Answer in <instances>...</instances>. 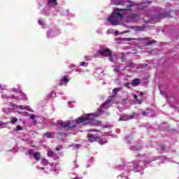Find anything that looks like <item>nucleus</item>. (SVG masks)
I'll list each match as a JSON object with an SVG mask.
<instances>
[{
    "label": "nucleus",
    "instance_id": "obj_1",
    "mask_svg": "<svg viewBox=\"0 0 179 179\" xmlns=\"http://www.w3.org/2000/svg\"><path fill=\"white\" fill-rule=\"evenodd\" d=\"M116 10H118V8H115L112 15L108 17V22L111 23V24H113V26H118V22L124 19L122 14H121V13L117 12Z\"/></svg>",
    "mask_w": 179,
    "mask_h": 179
},
{
    "label": "nucleus",
    "instance_id": "obj_2",
    "mask_svg": "<svg viewBox=\"0 0 179 179\" xmlns=\"http://www.w3.org/2000/svg\"><path fill=\"white\" fill-rule=\"evenodd\" d=\"M55 125L57 126V131H59V129H64V128L69 130L76 127V124H73V122L72 121H69L68 123L65 122H56Z\"/></svg>",
    "mask_w": 179,
    "mask_h": 179
},
{
    "label": "nucleus",
    "instance_id": "obj_3",
    "mask_svg": "<svg viewBox=\"0 0 179 179\" xmlns=\"http://www.w3.org/2000/svg\"><path fill=\"white\" fill-rule=\"evenodd\" d=\"M99 55L101 57H108L109 61H113V53L110 49H101L98 51Z\"/></svg>",
    "mask_w": 179,
    "mask_h": 179
},
{
    "label": "nucleus",
    "instance_id": "obj_4",
    "mask_svg": "<svg viewBox=\"0 0 179 179\" xmlns=\"http://www.w3.org/2000/svg\"><path fill=\"white\" fill-rule=\"evenodd\" d=\"M90 121V117H79L76 120V124H81L82 125H87Z\"/></svg>",
    "mask_w": 179,
    "mask_h": 179
},
{
    "label": "nucleus",
    "instance_id": "obj_5",
    "mask_svg": "<svg viewBox=\"0 0 179 179\" xmlns=\"http://www.w3.org/2000/svg\"><path fill=\"white\" fill-rule=\"evenodd\" d=\"M87 138L88 139L89 142L93 143V142H97L100 139L99 136H94L93 134H89L87 135Z\"/></svg>",
    "mask_w": 179,
    "mask_h": 179
},
{
    "label": "nucleus",
    "instance_id": "obj_6",
    "mask_svg": "<svg viewBox=\"0 0 179 179\" xmlns=\"http://www.w3.org/2000/svg\"><path fill=\"white\" fill-rule=\"evenodd\" d=\"M129 19L130 22H136V21L139 20V16L136 14L131 13L129 16Z\"/></svg>",
    "mask_w": 179,
    "mask_h": 179
},
{
    "label": "nucleus",
    "instance_id": "obj_7",
    "mask_svg": "<svg viewBox=\"0 0 179 179\" xmlns=\"http://www.w3.org/2000/svg\"><path fill=\"white\" fill-rule=\"evenodd\" d=\"M46 136L48 139H52L55 138V134L54 132L48 131L43 134V137Z\"/></svg>",
    "mask_w": 179,
    "mask_h": 179
},
{
    "label": "nucleus",
    "instance_id": "obj_8",
    "mask_svg": "<svg viewBox=\"0 0 179 179\" xmlns=\"http://www.w3.org/2000/svg\"><path fill=\"white\" fill-rule=\"evenodd\" d=\"M57 0H48V5L50 8H55L57 6Z\"/></svg>",
    "mask_w": 179,
    "mask_h": 179
},
{
    "label": "nucleus",
    "instance_id": "obj_9",
    "mask_svg": "<svg viewBox=\"0 0 179 179\" xmlns=\"http://www.w3.org/2000/svg\"><path fill=\"white\" fill-rule=\"evenodd\" d=\"M34 158L36 162H40L41 159V155L40 154V152H36L34 153Z\"/></svg>",
    "mask_w": 179,
    "mask_h": 179
},
{
    "label": "nucleus",
    "instance_id": "obj_10",
    "mask_svg": "<svg viewBox=\"0 0 179 179\" xmlns=\"http://www.w3.org/2000/svg\"><path fill=\"white\" fill-rule=\"evenodd\" d=\"M131 85L133 86H139L141 85V80L139 78H136L132 80Z\"/></svg>",
    "mask_w": 179,
    "mask_h": 179
},
{
    "label": "nucleus",
    "instance_id": "obj_11",
    "mask_svg": "<svg viewBox=\"0 0 179 179\" xmlns=\"http://www.w3.org/2000/svg\"><path fill=\"white\" fill-rule=\"evenodd\" d=\"M156 41L152 40V41H149L148 42L145 43V47H149V45H152L153 44H155Z\"/></svg>",
    "mask_w": 179,
    "mask_h": 179
},
{
    "label": "nucleus",
    "instance_id": "obj_12",
    "mask_svg": "<svg viewBox=\"0 0 179 179\" xmlns=\"http://www.w3.org/2000/svg\"><path fill=\"white\" fill-rule=\"evenodd\" d=\"M62 82L64 83H68L69 82V80L68 78V76H64L62 79Z\"/></svg>",
    "mask_w": 179,
    "mask_h": 179
},
{
    "label": "nucleus",
    "instance_id": "obj_13",
    "mask_svg": "<svg viewBox=\"0 0 179 179\" xmlns=\"http://www.w3.org/2000/svg\"><path fill=\"white\" fill-rule=\"evenodd\" d=\"M10 122L12 125H13L14 124H16V122H17V118L14 117V118L11 119Z\"/></svg>",
    "mask_w": 179,
    "mask_h": 179
},
{
    "label": "nucleus",
    "instance_id": "obj_14",
    "mask_svg": "<svg viewBox=\"0 0 179 179\" xmlns=\"http://www.w3.org/2000/svg\"><path fill=\"white\" fill-rule=\"evenodd\" d=\"M122 62H125V61L127 60V57H125V55L124 53H122Z\"/></svg>",
    "mask_w": 179,
    "mask_h": 179
},
{
    "label": "nucleus",
    "instance_id": "obj_15",
    "mask_svg": "<svg viewBox=\"0 0 179 179\" xmlns=\"http://www.w3.org/2000/svg\"><path fill=\"white\" fill-rule=\"evenodd\" d=\"M26 155H29V156H34V153H33V150L31 149L28 150Z\"/></svg>",
    "mask_w": 179,
    "mask_h": 179
},
{
    "label": "nucleus",
    "instance_id": "obj_16",
    "mask_svg": "<svg viewBox=\"0 0 179 179\" xmlns=\"http://www.w3.org/2000/svg\"><path fill=\"white\" fill-rule=\"evenodd\" d=\"M120 92V88H115L113 90V93H115V94L113 95V97H114V96H115V94H117V93H118Z\"/></svg>",
    "mask_w": 179,
    "mask_h": 179
},
{
    "label": "nucleus",
    "instance_id": "obj_17",
    "mask_svg": "<svg viewBox=\"0 0 179 179\" xmlns=\"http://www.w3.org/2000/svg\"><path fill=\"white\" fill-rule=\"evenodd\" d=\"M110 103H111V100L110 99H107L105 103L103 104V107H106V106L110 104Z\"/></svg>",
    "mask_w": 179,
    "mask_h": 179
},
{
    "label": "nucleus",
    "instance_id": "obj_18",
    "mask_svg": "<svg viewBox=\"0 0 179 179\" xmlns=\"http://www.w3.org/2000/svg\"><path fill=\"white\" fill-rule=\"evenodd\" d=\"M48 156L49 157H52L54 156V152H52V151H48Z\"/></svg>",
    "mask_w": 179,
    "mask_h": 179
},
{
    "label": "nucleus",
    "instance_id": "obj_19",
    "mask_svg": "<svg viewBox=\"0 0 179 179\" xmlns=\"http://www.w3.org/2000/svg\"><path fill=\"white\" fill-rule=\"evenodd\" d=\"M165 17H167V15H166V14H160L159 15V19H164Z\"/></svg>",
    "mask_w": 179,
    "mask_h": 179
},
{
    "label": "nucleus",
    "instance_id": "obj_20",
    "mask_svg": "<svg viewBox=\"0 0 179 179\" xmlns=\"http://www.w3.org/2000/svg\"><path fill=\"white\" fill-rule=\"evenodd\" d=\"M124 85V87H127V89H131V86H129L130 85L129 83H126Z\"/></svg>",
    "mask_w": 179,
    "mask_h": 179
},
{
    "label": "nucleus",
    "instance_id": "obj_21",
    "mask_svg": "<svg viewBox=\"0 0 179 179\" xmlns=\"http://www.w3.org/2000/svg\"><path fill=\"white\" fill-rule=\"evenodd\" d=\"M22 129H23V127H22V126L20 125L17 126L16 131H22Z\"/></svg>",
    "mask_w": 179,
    "mask_h": 179
},
{
    "label": "nucleus",
    "instance_id": "obj_22",
    "mask_svg": "<svg viewBox=\"0 0 179 179\" xmlns=\"http://www.w3.org/2000/svg\"><path fill=\"white\" fill-rule=\"evenodd\" d=\"M30 119H31V120H36V115H34V114H31V115H30Z\"/></svg>",
    "mask_w": 179,
    "mask_h": 179
},
{
    "label": "nucleus",
    "instance_id": "obj_23",
    "mask_svg": "<svg viewBox=\"0 0 179 179\" xmlns=\"http://www.w3.org/2000/svg\"><path fill=\"white\" fill-rule=\"evenodd\" d=\"M38 24H40L41 26H43V24H44V22H43V20H38Z\"/></svg>",
    "mask_w": 179,
    "mask_h": 179
},
{
    "label": "nucleus",
    "instance_id": "obj_24",
    "mask_svg": "<svg viewBox=\"0 0 179 179\" xmlns=\"http://www.w3.org/2000/svg\"><path fill=\"white\" fill-rule=\"evenodd\" d=\"M134 118H135V115H131L128 116L129 120H134Z\"/></svg>",
    "mask_w": 179,
    "mask_h": 179
},
{
    "label": "nucleus",
    "instance_id": "obj_25",
    "mask_svg": "<svg viewBox=\"0 0 179 179\" xmlns=\"http://www.w3.org/2000/svg\"><path fill=\"white\" fill-rule=\"evenodd\" d=\"M131 6H132V4H130L129 6H127V8H126V10H131Z\"/></svg>",
    "mask_w": 179,
    "mask_h": 179
},
{
    "label": "nucleus",
    "instance_id": "obj_26",
    "mask_svg": "<svg viewBox=\"0 0 179 179\" xmlns=\"http://www.w3.org/2000/svg\"><path fill=\"white\" fill-rule=\"evenodd\" d=\"M141 40L148 41V40H150V37H145V38H142Z\"/></svg>",
    "mask_w": 179,
    "mask_h": 179
},
{
    "label": "nucleus",
    "instance_id": "obj_27",
    "mask_svg": "<svg viewBox=\"0 0 179 179\" xmlns=\"http://www.w3.org/2000/svg\"><path fill=\"white\" fill-rule=\"evenodd\" d=\"M89 132H98V130L96 129H92V130H88Z\"/></svg>",
    "mask_w": 179,
    "mask_h": 179
},
{
    "label": "nucleus",
    "instance_id": "obj_28",
    "mask_svg": "<svg viewBox=\"0 0 179 179\" xmlns=\"http://www.w3.org/2000/svg\"><path fill=\"white\" fill-rule=\"evenodd\" d=\"M81 145L80 144H75V147L77 148V149H79V148H80Z\"/></svg>",
    "mask_w": 179,
    "mask_h": 179
},
{
    "label": "nucleus",
    "instance_id": "obj_29",
    "mask_svg": "<svg viewBox=\"0 0 179 179\" xmlns=\"http://www.w3.org/2000/svg\"><path fill=\"white\" fill-rule=\"evenodd\" d=\"M62 85H64V81L61 80L60 82L59 83V86H62Z\"/></svg>",
    "mask_w": 179,
    "mask_h": 179
},
{
    "label": "nucleus",
    "instance_id": "obj_30",
    "mask_svg": "<svg viewBox=\"0 0 179 179\" xmlns=\"http://www.w3.org/2000/svg\"><path fill=\"white\" fill-rule=\"evenodd\" d=\"M18 108H20V110H24V107H23V106H18L17 107Z\"/></svg>",
    "mask_w": 179,
    "mask_h": 179
},
{
    "label": "nucleus",
    "instance_id": "obj_31",
    "mask_svg": "<svg viewBox=\"0 0 179 179\" xmlns=\"http://www.w3.org/2000/svg\"><path fill=\"white\" fill-rule=\"evenodd\" d=\"M119 121H125V117H120Z\"/></svg>",
    "mask_w": 179,
    "mask_h": 179
},
{
    "label": "nucleus",
    "instance_id": "obj_32",
    "mask_svg": "<svg viewBox=\"0 0 179 179\" xmlns=\"http://www.w3.org/2000/svg\"><path fill=\"white\" fill-rule=\"evenodd\" d=\"M99 145H103V140H100V138L99 139Z\"/></svg>",
    "mask_w": 179,
    "mask_h": 179
},
{
    "label": "nucleus",
    "instance_id": "obj_33",
    "mask_svg": "<svg viewBox=\"0 0 179 179\" xmlns=\"http://www.w3.org/2000/svg\"><path fill=\"white\" fill-rule=\"evenodd\" d=\"M133 64L132 63H129L128 65H127V68H131V66H132Z\"/></svg>",
    "mask_w": 179,
    "mask_h": 179
},
{
    "label": "nucleus",
    "instance_id": "obj_34",
    "mask_svg": "<svg viewBox=\"0 0 179 179\" xmlns=\"http://www.w3.org/2000/svg\"><path fill=\"white\" fill-rule=\"evenodd\" d=\"M134 99L135 100H138V95L134 94Z\"/></svg>",
    "mask_w": 179,
    "mask_h": 179
},
{
    "label": "nucleus",
    "instance_id": "obj_35",
    "mask_svg": "<svg viewBox=\"0 0 179 179\" xmlns=\"http://www.w3.org/2000/svg\"><path fill=\"white\" fill-rule=\"evenodd\" d=\"M139 29L141 30V31H143L144 27H139Z\"/></svg>",
    "mask_w": 179,
    "mask_h": 179
},
{
    "label": "nucleus",
    "instance_id": "obj_36",
    "mask_svg": "<svg viewBox=\"0 0 179 179\" xmlns=\"http://www.w3.org/2000/svg\"><path fill=\"white\" fill-rule=\"evenodd\" d=\"M113 71H114V72L118 73V69H114Z\"/></svg>",
    "mask_w": 179,
    "mask_h": 179
},
{
    "label": "nucleus",
    "instance_id": "obj_37",
    "mask_svg": "<svg viewBox=\"0 0 179 179\" xmlns=\"http://www.w3.org/2000/svg\"><path fill=\"white\" fill-rule=\"evenodd\" d=\"M157 10H159V12H162L163 10L162 8H157Z\"/></svg>",
    "mask_w": 179,
    "mask_h": 179
},
{
    "label": "nucleus",
    "instance_id": "obj_38",
    "mask_svg": "<svg viewBox=\"0 0 179 179\" xmlns=\"http://www.w3.org/2000/svg\"><path fill=\"white\" fill-rule=\"evenodd\" d=\"M146 114H148V112H143V115H146Z\"/></svg>",
    "mask_w": 179,
    "mask_h": 179
},
{
    "label": "nucleus",
    "instance_id": "obj_39",
    "mask_svg": "<svg viewBox=\"0 0 179 179\" xmlns=\"http://www.w3.org/2000/svg\"><path fill=\"white\" fill-rule=\"evenodd\" d=\"M85 62H81L80 66H83Z\"/></svg>",
    "mask_w": 179,
    "mask_h": 179
},
{
    "label": "nucleus",
    "instance_id": "obj_40",
    "mask_svg": "<svg viewBox=\"0 0 179 179\" xmlns=\"http://www.w3.org/2000/svg\"><path fill=\"white\" fill-rule=\"evenodd\" d=\"M115 36L118 35V31H115Z\"/></svg>",
    "mask_w": 179,
    "mask_h": 179
},
{
    "label": "nucleus",
    "instance_id": "obj_41",
    "mask_svg": "<svg viewBox=\"0 0 179 179\" xmlns=\"http://www.w3.org/2000/svg\"><path fill=\"white\" fill-rule=\"evenodd\" d=\"M2 125H5V124L3 122L0 123V127H2Z\"/></svg>",
    "mask_w": 179,
    "mask_h": 179
},
{
    "label": "nucleus",
    "instance_id": "obj_42",
    "mask_svg": "<svg viewBox=\"0 0 179 179\" xmlns=\"http://www.w3.org/2000/svg\"><path fill=\"white\" fill-rule=\"evenodd\" d=\"M140 96H143V92H140Z\"/></svg>",
    "mask_w": 179,
    "mask_h": 179
},
{
    "label": "nucleus",
    "instance_id": "obj_43",
    "mask_svg": "<svg viewBox=\"0 0 179 179\" xmlns=\"http://www.w3.org/2000/svg\"><path fill=\"white\" fill-rule=\"evenodd\" d=\"M148 3H152V1L148 2Z\"/></svg>",
    "mask_w": 179,
    "mask_h": 179
},
{
    "label": "nucleus",
    "instance_id": "obj_44",
    "mask_svg": "<svg viewBox=\"0 0 179 179\" xmlns=\"http://www.w3.org/2000/svg\"><path fill=\"white\" fill-rule=\"evenodd\" d=\"M89 116L92 115V114H88Z\"/></svg>",
    "mask_w": 179,
    "mask_h": 179
},
{
    "label": "nucleus",
    "instance_id": "obj_45",
    "mask_svg": "<svg viewBox=\"0 0 179 179\" xmlns=\"http://www.w3.org/2000/svg\"><path fill=\"white\" fill-rule=\"evenodd\" d=\"M60 135H62V133H59Z\"/></svg>",
    "mask_w": 179,
    "mask_h": 179
},
{
    "label": "nucleus",
    "instance_id": "obj_46",
    "mask_svg": "<svg viewBox=\"0 0 179 179\" xmlns=\"http://www.w3.org/2000/svg\"><path fill=\"white\" fill-rule=\"evenodd\" d=\"M69 104H71V102H69Z\"/></svg>",
    "mask_w": 179,
    "mask_h": 179
},
{
    "label": "nucleus",
    "instance_id": "obj_47",
    "mask_svg": "<svg viewBox=\"0 0 179 179\" xmlns=\"http://www.w3.org/2000/svg\"><path fill=\"white\" fill-rule=\"evenodd\" d=\"M0 87H1V85H0Z\"/></svg>",
    "mask_w": 179,
    "mask_h": 179
}]
</instances>
